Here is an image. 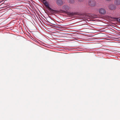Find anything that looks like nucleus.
I'll return each instance as SVG.
<instances>
[{
  "mask_svg": "<svg viewBox=\"0 0 120 120\" xmlns=\"http://www.w3.org/2000/svg\"><path fill=\"white\" fill-rule=\"evenodd\" d=\"M51 13L55 15V14H58L60 13H65L68 15H73L74 14H79V12H72L71 13L68 11L66 12L64 10H61L59 11L55 10L51 8L49 10Z\"/></svg>",
  "mask_w": 120,
  "mask_h": 120,
  "instance_id": "nucleus-1",
  "label": "nucleus"
},
{
  "mask_svg": "<svg viewBox=\"0 0 120 120\" xmlns=\"http://www.w3.org/2000/svg\"><path fill=\"white\" fill-rule=\"evenodd\" d=\"M62 9H64L66 11H65L66 12L68 11L69 12V11H67V10H68L69 8V6H67L64 5L62 7ZM79 12V14H74L73 15H87V13H82L80 11H78V12ZM71 13H72V12H71Z\"/></svg>",
  "mask_w": 120,
  "mask_h": 120,
  "instance_id": "nucleus-2",
  "label": "nucleus"
},
{
  "mask_svg": "<svg viewBox=\"0 0 120 120\" xmlns=\"http://www.w3.org/2000/svg\"><path fill=\"white\" fill-rule=\"evenodd\" d=\"M89 5L91 6H94L96 5V3L94 0H90L88 2Z\"/></svg>",
  "mask_w": 120,
  "mask_h": 120,
  "instance_id": "nucleus-3",
  "label": "nucleus"
},
{
  "mask_svg": "<svg viewBox=\"0 0 120 120\" xmlns=\"http://www.w3.org/2000/svg\"><path fill=\"white\" fill-rule=\"evenodd\" d=\"M108 8L110 10H114L116 8V7L113 4H110L108 6Z\"/></svg>",
  "mask_w": 120,
  "mask_h": 120,
  "instance_id": "nucleus-4",
  "label": "nucleus"
},
{
  "mask_svg": "<svg viewBox=\"0 0 120 120\" xmlns=\"http://www.w3.org/2000/svg\"><path fill=\"white\" fill-rule=\"evenodd\" d=\"M99 11L100 13L103 15H105L106 13V11L105 9L103 8H101L99 9Z\"/></svg>",
  "mask_w": 120,
  "mask_h": 120,
  "instance_id": "nucleus-5",
  "label": "nucleus"
},
{
  "mask_svg": "<svg viewBox=\"0 0 120 120\" xmlns=\"http://www.w3.org/2000/svg\"><path fill=\"white\" fill-rule=\"evenodd\" d=\"M43 2L44 4V5L47 7V9L49 10L51 8L49 6L48 3L45 0H44Z\"/></svg>",
  "mask_w": 120,
  "mask_h": 120,
  "instance_id": "nucleus-6",
  "label": "nucleus"
},
{
  "mask_svg": "<svg viewBox=\"0 0 120 120\" xmlns=\"http://www.w3.org/2000/svg\"><path fill=\"white\" fill-rule=\"evenodd\" d=\"M45 19L46 21L47 20V21L49 22L52 19V17L50 16H49V15H45Z\"/></svg>",
  "mask_w": 120,
  "mask_h": 120,
  "instance_id": "nucleus-7",
  "label": "nucleus"
},
{
  "mask_svg": "<svg viewBox=\"0 0 120 120\" xmlns=\"http://www.w3.org/2000/svg\"><path fill=\"white\" fill-rule=\"evenodd\" d=\"M56 3L58 5L61 6L63 4V3L62 0H57Z\"/></svg>",
  "mask_w": 120,
  "mask_h": 120,
  "instance_id": "nucleus-8",
  "label": "nucleus"
},
{
  "mask_svg": "<svg viewBox=\"0 0 120 120\" xmlns=\"http://www.w3.org/2000/svg\"><path fill=\"white\" fill-rule=\"evenodd\" d=\"M114 4L116 5H118L120 4V0H115Z\"/></svg>",
  "mask_w": 120,
  "mask_h": 120,
  "instance_id": "nucleus-9",
  "label": "nucleus"
},
{
  "mask_svg": "<svg viewBox=\"0 0 120 120\" xmlns=\"http://www.w3.org/2000/svg\"><path fill=\"white\" fill-rule=\"evenodd\" d=\"M112 18L115 19V20L117 22H120V18H115L111 17Z\"/></svg>",
  "mask_w": 120,
  "mask_h": 120,
  "instance_id": "nucleus-10",
  "label": "nucleus"
},
{
  "mask_svg": "<svg viewBox=\"0 0 120 120\" xmlns=\"http://www.w3.org/2000/svg\"><path fill=\"white\" fill-rule=\"evenodd\" d=\"M80 17L79 18H80V19H82L83 20H85V18L83 17V16H84V15H79Z\"/></svg>",
  "mask_w": 120,
  "mask_h": 120,
  "instance_id": "nucleus-11",
  "label": "nucleus"
},
{
  "mask_svg": "<svg viewBox=\"0 0 120 120\" xmlns=\"http://www.w3.org/2000/svg\"><path fill=\"white\" fill-rule=\"evenodd\" d=\"M69 3L70 4H72L74 2V0H68Z\"/></svg>",
  "mask_w": 120,
  "mask_h": 120,
  "instance_id": "nucleus-12",
  "label": "nucleus"
},
{
  "mask_svg": "<svg viewBox=\"0 0 120 120\" xmlns=\"http://www.w3.org/2000/svg\"><path fill=\"white\" fill-rule=\"evenodd\" d=\"M87 16H89V15H87ZM89 17H92V18H95L96 17H95V16H98V15H89ZM88 17H89V16H88Z\"/></svg>",
  "mask_w": 120,
  "mask_h": 120,
  "instance_id": "nucleus-13",
  "label": "nucleus"
},
{
  "mask_svg": "<svg viewBox=\"0 0 120 120\" xmlns=\"http://www.w3.org/2000/svg\"><path fill=\"white\" fill-rule=\"evenodd\" d=\"M63 16L64 17H72L74 15H63Z\"/></svg>",
  "mask_w": 120,
  "mask_h": 120,
  "instance_id": "nucleus-14",
  "label": "nucleus"
},
{
  "mask_svg": "<svg viewBox=\"0 0 120 120\" xmlns=\"http://www.w3.org/2000/svg\"><path fill=\"white\" fill-rule=\"evenodd\" d=\"M36 16H38L39 17V20L40 19L42 20V15H36Z\"/></svg>",
  "mask_w": 120,
  "mask_h": 120,
  "instance_id": "nucleus-15",
  "label": "nucleus"
},
{
  "mask_svg": "<svg viewBox=\"0 0 120 120\" xmlns=\"http://www.w3.org/2000/svg\"><path fill=\"white\" fill-rule=\"evenodd\" d=\"M32 16H33L32 17L34 19H35L34 18H35L36 20H37V17L36 16V15H32Z\"/></svg>",
  "mask_w": 120,
  "mask_h": 120,
  "instance_id": "nucleus-16",
  "label": "nucleus"
},
{
  "mask_svg": "<svg viewBox=\"0 0 120 120\" xmlns=\"http://www.w3.org/2000/svg\"><path fill=\"white\" fill-rule=\"evenodd\" d=\"M45 15H42V19H44L45 20H46L45 19Z\"/></svg>",
  "mask_w": 120,
  "mask_h": 120,
  "instance_id": "nucleus-17",
  "label": "nucleus"
},
{
  "mask_svg": "<svg viewBox=\"0 0 120 120\" xmlns=\"http://www.w3.org/2000/svg\"><path fill=\"white\" fill-rule=\"evenodd\" d=\"M36 16L37 17V19L39 20V17L38 16Z\"/></svg>",
  "mask_w": 120,
  "mask_h": 120,
  "instance_id": "nucleus-18",
  "label": "nucleus"
},
{
  "mask_svg": "<svg viewBox=\"0 0 120 120\" xmlns=\"http://www.w3.org/2000/svg\"><path fill=\"white\" fill-rule=\"evenodd\" d=\"M55 27H56V28H61V27H59L58 26H55Z\"/></svg>",
  "mask_w": 120,
  "mask_h": 120,
  "instance_id": "nucleus-19",
  "label": "nucleus"
},
{
  "mask_svg": "<svg viewBox=\"0 0 120 120\" xmlns=\"http://www.w3.org/2000/svg\"><path fill=\"white\" fill-rule=\"evenodd\" d=\"M60 19H61L62 20H64V18H62V17H61L60 18Z\"/></svg>",
  "mask_w": 120,
  "mask_h": 120,
  "instance_id": "nucleus-20",
  "label": "nucleus"
},
{
  "mask_svg": "<svg viewBox=\"0 0 120 120\" xmlns=\"http://www.w3.org/2000/svg\"><path fill=\"white\" fill-rule=\"evenodd\" d=\"M99 16H100V17H101L103 19L104 18V17H103V15H99Z\"/></svg>",
  "mask_w": 120,
  "mask_h": 120,
  "instance_id": "nucleus-21",
  "label": "nucleus"
},
{
  "mask_svg": "<svg viewBox=\"0 0 120 120\" xmlns=\"http://www.w3.org/2000/svg\"><path fill=\"white\" fill-rule=\"evenodd\" d=\"M29 16H30V18L28 17H26L27 18V19H30V18L31 17V16H30V15H29Z\"/></svg>",
  "mask_w": 120,
  "mask_h": 120,
  "instance_id": "nucleus-22",
  "label": "nucleus"
},
{
  "mask_svg": "<svg viewBox=\"0 0 120 120\" xmlns=\"http://www.w3.org/2000/svg\"><path fill=\"white\" fill-rule=\"evenodd\" d=\"M79 1L81 2L83 1L84 0H78Z\"/></svg>",
  "mask_w": 120,
  "mask_h": 120,
  "instance_id": "nucleus-23",
  "label": "nucleus"
},
{
  "mask_svg": "<svg viewBox=\"0 0 120 120\" xmlns=\"http://www.w3.org/2000/svg\"><path fill=\"white\" fill-rule=\"evenodd\" d=\"M106 0L107 1H111V0Z\"/></svg>",
  "mask_w": 120,
  "mask_h": 120,
  "instance_id": "nucleus-24",
  "label": "nucleus"
},
{
  "mask_svg": "<svg viewBox=\"0 0 120 120\" xmlns=\"http://www.w3.org/2000/svg\"><path fill=\"white\" fill-rule=\"evenodd\" d=\"M43 0V2L44 1V0Z\"/></svg>",
  "mask_w": 120,
  "mask_h": 120,
  "instance_id": "nucleus-25",
  "label": "nucleus"
},
{
  "mask_svg": "<svg viewBox=\"0 0 120 120\" xmlns=\"http://www.w3.org/2000/svg\"><path fill=\"white\" fill-rule=\"evenodd\" d=\"M11 11H12V10H11Z\"/></svg>",
  "mask_w": 120,
  "mask_h": 120,
  "instance_id": "nucleus-26",
  "label": "nucleus"
}]
</instances>
